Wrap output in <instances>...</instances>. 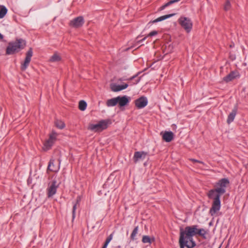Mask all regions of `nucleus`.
Returning a JSON list of instances; mask_svg holds the SVG:
<instances>
[{
    "mask_svg": "<svg viewBox=\"0 0 248 248\" xmlns=\"http://www.w3.org/2000/svg\"><path fill=\"white\" fill-rule=\"evenodd\" d=\"M229 183V181L227 179L223 178L215 185V189H211L208 192V198L213 200L212 207L209 211L212 216L217 215L221 207L220 197L225 193V188Z\"/></svg>",
    "mask_w": 248,
    "mask_h": 248,
    "instance_id": "f257e3e1",
    "label": "nucleus"
},
{
    "mask_svg": "<svg viewBox=\"0 0 248 248\" xmlns=\"http://www.w3.org/2000/svg\"><path fill=\"white\" fill-rule=\"evenodd\" d=\"M197 226H187L184 230L183 228L180 229V237L184 240H188V242H194L192 237L197 234Z\"/></svg>",
    "mask_w": 248,
    "mask_h": 248,
    "instance_id": "f03ea898",
    "label": "nucleus"
},
{
    "mask_svg": "<svg viewBox=\"0 0 248 248\" xmlns=\"http://www.w3.org/2000/svg\"><path fill=\"white\" fill-rule=\"evenodd\" d=\"M26 46L25 40L19 39L15 42L10 43L6 49V54L8 55L13 54L23 49Z\"/></svg>",
    "mask_w": 248,
    "mask_h": 248,
    "instance_id": "7ed1b4c3",
    "label": "nucleus"
},
{
    "mask_svg": "<svg viewBox=\"0 0 248 248\" xmlns=\"http://www.w3.org/2000/svg\"><path fill=\"white\" fill-rule=\"evenodd\" d=\"M178 22L187 33L191 31L193 24L191 19L185 16H181L178 19Z\"/></svg>",
    "mask_w": 248,
    "mask_h": 248,
    "instance_id": "20e7f679",
    "label": "nucleus"
},
{
    "mask_svg": "<svg viewBox=\"0 0 248 248\" xmlns=\"http://www.w3.org/2000/svg\"><path fill=\"white\" fill-rule=\"evenodd\" d=\"M58 134L54 131H52L51 133L49 135V137L44 143L43 147V150L45 151H46L49 150L52 146L56 140L57 136Z\"/></svg>",
    "mask_w": 248,
    "mask_h": 248,
    "instance_id": "39448f33",
    "label": "nucleus"
},
{
    "mask_svg": "<svg viewBox=\"0 0 248 248\" xmlns=\"http://www.w3.org/2000/svg\"><path fill=\"white\" fill-rule=\"evenodd\" d=\"M108 127V123L105 121H102L96 124H89L88 129L93 132H100L105 129Z\"/></svg>",
    "mask_w": 248,
    "mask_h": 248,
    "instance_id": "423d86ee",
    "label": "nucleus"
},
{
    "mask_svg": "<svg viewBox=\"0 0 248 248\" xmlns=\"http://www.w3.org/2000/svg\"><path fill=\"white\" fill-rule=\"evenodd\" d=\"M85 22L83 16H79L72 19L69 22V25L74 28H80L83 25Z\"/></svg>",
    "mask_w": 248,
    "mask_h": 248,
    "instance_id": "0eeeda50",
    "label": "nucleus"
},
{
    "mask_svg": "<svg viewBox=\"0 0 248 248\" xmlns=\"http://www.w3.org/2000/svg\"><path fill=\"white\" fill-rule=\"evenodd\" d=\"M60 182H57L56 180H54L51 184H49L47 189V196L48 198L52 197L56 193L57 189L58 187Z\"/></svg>",
    "mask_w": 248,
    "mask_h": 248,
    "instance_id": "6e6552de",
    "label": "nucleus"
},
{
    "mask_svg": "<svg viewBox=\"0 0 248 248\" xmlns=\"http://www.w3.org/2000/svg\"><path fill=\"white\" fill-rule=\"evenodd\" d=\"M33 52L31 48H30L26 54V58L24 62L22 64L21 69L22 71H25L28 67L31 61V57L32 56Z\"/></svg>",
    "mask_w": 248,
    "mask_h": 248,
    "instance_id": "1a4fd4ad",
    "label": "nucleus"
},
{
    "mask_svg": "<svg viewBox=\"0 0 248 248\" xmlns=\"http://www.w3.org/2000/svg\"><path fill=\"white\" fill-rule=\"evenodd\" d=\"M128 84L124 83L121 85H117L115 83H112L110 84V88L114 92H119L127 88Z\"/></svg>",
    "mask_w": 248,
    "mask_h": 248,
    "instance_id": "9d476101",
    "label": "nucleus"
},
{
    "mask_svg": "<svg viewBox=\"0 0 248 248\" xmlns=\"http://www.w3.org/2000/svg\"><path fill=\"white\" fill-rule=\"evenodd\" d=\"M148 100L146 97L142 96L135 100V105L138 108H141L147 106Z\"/></svg>",
    "mask_w": 248,
    "mask_h": 248,
    "instance_id": "9b49d317",
    "label": "nucleus"
},
{
    "mask_svg": "<svg viewBox=\"0 0 248 248\" xmlns=\"http://www.w3.org/2000/svg\"><path fill=\"white\" fill-rule=\"evenodd\" d=\"M179 243L180 248H184L185 246L188 248H192L195 246L194 242H188V240H184L182 237H180Z\"/></svg>",
    "mask_w": 248,
    "mask_h": 248,
    "instance_id": "f8f14e48",
    "label": "nucleus"
},
{
    "mask_svg": "<svg viewBox=\"0 0 248 248\" xmlns=\"http://www.w3.org/2000/svg\"><path fill=\"white\" fill-rule=\"evenodd\" d=\"M117 99L118 104L120 107H122L127 105L130 101V97L126 95L117 96Z\"/></svg>",
    "mask_w": 248,
    "mask_h": 248,
    "instance_id": "ddd939ff",
    "label": "nucleus"
},
{
    "mask_svg": "<svg viewBox=\"0 0 248 248\" xmlns=\"http://www.w3.org/2000/svg\"><path fill=\"white\" fill-rule=\"evenodd\" d=\"M62 61V58L60 53L55 52L49 58L48 62L51 63L59 62Z\"/></svg>",
    "mask_w": 248,
    "mask_h": 248,
    "instance_id": "4468645a",
    "label": "nucleus"
},
{
    "mask_svg": "<svg viewBox=\"0 0 248 248\" xmlns=\"http://www.w3.org/2000/svg\"><path fill=\"white\" fill-rule=\"evenodd\" d=\"M161 135L162 136L163 140L167 142L171 141L174 138V134L171 131L162 132Z\"/></svg>",
    "mask_w": 248,
    "mask_h": 248,
    "instance_id": "2eb2a0df",
    "label": "nucleus"
},
{
    "mask_svg": "<svg viewBox=\"0 0 248 248\" xmlns=\"http://www.w3.org/2000/svg\"><path fill=\"white\" fill-rule=\"evenodd\" d=\"M146 153L144 152H136L135 153L133 160L135 163L140 160H143L146 156Z\"/></svg>",
    "mask_w": 248,
    "mask_h": 248,
    "instance_id": "dca6fc26",
    "label": "nucleus"
},
{
    "mask_svg": "<svg viewBox=\"0 0 248 248\" xmlns=\"http://www.w3.org/2000/svg\"><path fill=\"white\" fill-rule=\"evenodd\" d=\"M239 76V74L237 72L233 71L223 78V80L226 82H229L237 77Z\"/></svg>",
    "mask_w": 248,
    "mask_h": 248,
    "instance_id": "f3484780",
    "label": "nucleus"
},
{
    "mask_svg": "<svg viewBox=\"0 0 248 248\" xmlns=\"http://www.w3.org/2000/svg\"><path fill=\"white\" fill-rule=\"evenodd\" d=\"M54 160L53 159H51L50 160L49 165L48 166L47 170L51 171H54V172H57L60 169V166H55L54 164Z\"/></svg>",
    "mask_w": 248,
    "mask_h": 248,
    "instance_id": "a211bd4d",
    "label": "nucleus"
},
{
    "mask_svg": "<svg viewBox=\"0 0 248 248\" xmlns=\"http://www.w3.org/2000/svg\"><path fill=\"white\" fill-rule=\"evenodd\" d=\"M237 113V108L235 107L232 111V112L230 113V114L229 115L227 119V123L228 124H231L234 119V118L235 117V115Z\"/></svg>",
    "mask_w": 248,
    "mask_h": 248,
    "instance_id": "6ab92c4d",
    "label": "nucleus"
},
{
    "mask_svg": "<svg viewBox=\"0 0 248 248\" xmlns=\"http://www.w3.org/2000/svg\"><path fill=\"white\" fill-rule=\"evenodd\" d=\"M155 241L154 236H149L148 235H143L142 238V242L143 243L151 244Z\"/></svg>",
    "mask_w": 248,
    "mask_h": 248,
    "instance_id": "aec40b11",
    "label": "nucleus"
},
{
    "mask_svg": "<svg viewBox=\"0 0 248 248\" xmlns=\"http://www.w3.org/2000/svg\"><path fill=\"white\" fill-rule=\"evenodd\" d=\"M118 104L117 97L108 99L106 105L108 107H114Z\"/></svg>",
    "mask_w": 248,
    "mask_h": 248,
    "instance_id": "412c9836",
    "label": "nucleus"
},
{
    "mask_svg": "<svg viewBox=\"0 0 248 248\" xmlns=\"http://www.w3.org/2000/svg\"><path fill=\"white\" fill-rule=\"evenodd\" d=\"M174 15H175L174 14H172L165 15V16H160V17L156 18V19L151 21V22H152V23H156L157 22H160V21L164 20L172 16H174Z\"/></svg>",
    "mask_w": 248,
    "mask_h": 248,
    "instance_id": "4be33fe9",
    "label": "nucleus"
},
{
    "mask_svg": "<svg viewBox=\"0 0 248 248\" xmlns=\"http://www.w3.org/2000/svg\"><path fill=\"white\" fill-rule=\"evenodd\" d=\"M0 19L3 18L7 14L8 10L5 6L0 5Z\"/></svg>",
    "mask_w": 248,
    "mask_h": 248,
    "instance_id": "5701e85b",
    "label": "nucleus"
},
{
    "mask_svg": "<svg viewBox=\"0 0 248 248\" xmlns=\"http://www.w3.org/2000/svg\"><path fill=\"white\" fill-rule=\"evenodd\" d=\"M55 125L57 128L60 129H63L65 126V124L63 122L58 120H56L55 122Z\"/></svg>",
    "mask_w": 248,
    "mask_h": 248,
    "instance_id": "b1692460",
    "label": "nucleus"
},
{
    "mask_svg": "<svg viewBox=\"0 0 248 248\" xmlns=\"http://www.w3.org/2000/svg\"><path fill=\"white\" fill-rule=\"evenodd\" d=\"M87 103L84 100H81L79 102L78 108L81 111H84L87 108Z\"/></svg>",
    "mask_w": 248,
    "mask_h": 248,
    "instance_id": "393cba45",
    "label": "nucleus"
},
{
    "mask_svg": "<svg viewBox=\"0 0 248 248\" xmlns=\"http://www.w3.org/2000/svg\"><path fill=\"white\" fill-rule=\"evenodd\" d=\"M138 227H136L135 228V229L133 231L132 234L131 235V239L134 240L135 239V236H136L137 234L138 233Z\"/></svg>",
    "mask_w": 248,
    "mask_h": 248,
    "instance_id": "a878e982",
    "label": "nucleus"
},
{
    "mask_svg": "<svg viewBox=\"0 0 248 248\" xmlns=\"http://www.w3.org/2000/svg\"><path fill=\"white\" fill-rule=\"evenodd\" d=\"M206 232L205 230H204L203 229H198L197 228V234H198L199 235L202 236H204L206 234Z\"/></svg>",
    "mask_w": 248,
    "mask_h": 248,
    "instance_id": "bb28decb",
    "label": "nucleus"
},
{
    "mask_svg": "<svg viewBox=\"0 0 248 248\" xmlns=\"http://www.w3.org/2000/svg\"><path fill=\"white\" fill-rule=\"evenodd\" d=\"M231 3L229 0H226V2L224 5V9L225 11H228L230 9Z\"/></svg>",
    "mask_w": 248,
    "mask_h": 248,
    "instance_id": "cd10ccee",
    "label": "nucleus"
},
{
    "mask_svg": "<svg viewBox=\"0 0 248 248\" xmlns=\"http://www.w3.org/2000/svg\"><path fill=\"white\" fill-rule=\"evenodd\" d=\"M172 49V46L170 44L168 45V48H166V50H164V53H166V54L169 53L171 52Z\"/></svg>",
    "mask_w": 248,
    "mask_h": 248,
    "instance_id": "c85d7f7f",
    "label": "nucleus"
},
{
    "mask_svg": "<svg viewBox=\"0 0 248 248\" xmlns=\"http://www.w3.org/2000/svg\"><path fill=\"white\" fill-rule=\"evenodd\" d=\"M112 237H113V235L112 234H111L107 239L106 242H105V244L108 245V243L110 242V241L111 240V239H112Z\"/></svg>",
    "mask_w": 248,
    "mask_h": 248,
    "instance_id": "c756f323",
    "label": "nucleus"
},
{
    "mask_svg": "<svg viewBox=\"0 0 248 248\" xmlns=\"http://www.w3.org/2000/svg\"><path fill=\"white\" fill-rule=\"evenodd\" d=\"M78 202V201H77V203L74 205L73 208V219H74L75 217V211H76V209L77 208V205Z\"/></svg>",
    "mask_w": 248,
    "mask_h": 248,
    "instance_id": "7c9ffc66",
    "label": "nucleus"
},
{
    "mask_svg": "<svg viewBox=\"0 0 248 248\" xmlns=\"http://www.w3.org/2000/svg\"><path fill=\"white\" fill-rule=\"evenodd\" d=\"M180 0H170L169 2H168V3H166V6H169L170 5L172 4V3H174L175 2H178Z\"/></svg>",
    "mask_w": 248,
    "mask_h": 248,
    "instance_id": "2f4dec72",
    "label": "nucleus"
},
{
    "mask_svg": "<svg viewBox=\"0 0 248 248\" xmlns=\"http://www.w3.org/2000/svg\"><path fill=\"white\" fill-rule=\"evenodd\" d=\"M190 160L194 163L197 162V163H199L200 164H204V163L203 162L198 160L195 159L191 158V159H190Z\"/></svg>",
    "mask_w": 248,
    "mask_h": 248,
    "instance_id": "473e14b6",
    "label": "nucleus"
},
{
    "mask_svg": "<svg viewBox=\"0 0 248 248\" xmlns=\"http://www.w3.org/2000/svg\"><path fill=\"white\" fill-rule=\"evenodd\" d=\"M157 34V32L156 31H151L148 35L147 36H153L154 35H155Z\"/></svg>",
    "mask_w": 248,
    "mask_h": 248,
    "instance_id": "72a5a7b5",
    "label": "nucleus"
},
{
    "mask_svg": "<svg viewBox=\"0 0 248 248\" xmlns=\"http://www.w3.org/2000/svg\"><path fill=\"white\" fill-rule=\"evenodd\" d=\"M168 6H166V4H164V5H163L162 6H161L160 8H159V10L160 11H161V10H164L166 7H167Z\"/></svg>",
    "mask_w": 248,
    "mask_h": 248,
    "instance_id": "f704fd0d",
    "label": "nucleus"
},
{
    "mask_svg": "<svg viewBox=\"0 0 248 248\" xmlns=\"http://www.w3.org/2000/svg\"><path fill=\"white\" fill-rule=\"evenodd\" d=\"M135 77H136V76H133V77H132L131 78H129L128 79H129V80H132L133 79H134Z\"/></svg>",
    "mask_w": 248,
    "mask_h": 248,
    "instance_id": "c9c22d12",
    "label": "nucleus"
},
{
    "mask_svg": "<svg viewBox=\"0 0 248 248\" xmlns=\"http://www.w3.org/2000/svg\"><path fill=\"white\" fill-rule=\"evenodd\" d=\"M3 35L0 33V40H1L3 39Z\"/></svg>",
    "mask_w": 248,
    "mask_h": 248,
    "instance_id": "e433bc0d",
    "label": "nucleus"
},
{
    "mask_svg": "<svg viewBox=\"0 0 248 248\" xmlns=\"http://www.w3.org/2000/svg\"><path fill=\"white\" fill-rule=\"evenodd\" d=\"M107 246H108L107 245L105 244L102 248H107Z\"/></svg>",
    "mask_w": 248,
    "mask_h": 248,
    "instance_id": "4c0bfd02",
    "label": "nucleus"
},
{
    "mask_svg": "<svg viewBox=\"0 0 248 248\" xmlns=\"http://www.w3.org/2000/svg\"><path fill=\"white\" fill-rule=\"evenodd\" d=\"M146 39V37H144L142 40H140V41H138V43H140V42L143 41V40H145V39Z\"/></svg>",
    "mask_w": 248,
    "mask_h": 248,
    "instance_id": "58836bf2",
    "label": "nucleus"
},
{
    "mask_svg": "<svg viewBox=\"0 0 248 248\" xmlns=\"http://www.w3.org/2000/svg\"><path fill=\"white\" fill-rule=\"evenodd\" d=\"M140 79H139L137 81L136 83H138L140 81Z\"/></svg>",
    "mask_w": 248,
    "mask_h": 248,
    "instance_id": "ea45409f",
    "label": "nucleus"
}]
</instances>
